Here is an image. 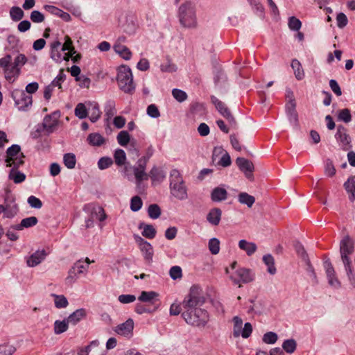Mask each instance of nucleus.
<instances>
[{"label":"nucleus","instance_id":"nucleus-10","mask_svg":"<svg viewBox=\"0 0 355 355\" xmlns=\"http://www.w3.org/2000/svg\"><path fill=\"white\" fill-rule=\"evenodd\" d=\"M146 162L147 161L145 159H140L137 162V166L134 168V175L137 185H139L143 180H146L148 178V174L145 172Z\"/></svg>","mask_w":355,"mask_h":355},{"label":"nucleus","instance_id":"nucleus-47","mask_svg":"<svg viewBox=\"0 0 355 355\" xmlns=\"http://www.w3.org/2000/svg\"><path fill=\"white\" fill-rule=\"evenodd\" d=\"M148 216L153 218L156 219L159 217L161 214V209L156 204L150 205L148 209Z\"/></svg>","mask_w":355,"mask_h":355},{"label":"nucleus","instance_id":"nucleus-35","mask_svg":"<svg viewBox=\"0 0 355 355\" xmlns=\"http://www.w3.org/2000/svg\"><path fill=\"white\" fill-rule=\"evenodd\" d=\"M17 169L18 168L12 167L9 173V178L12 180L16 184L22 182L26 178V175L17 171Z\"/></svg>","mask_w":355,"mask_h":355},{"label":"nucleus","instance_id":"nucleus-49","mask_svg":"<svg viewBox=\"0 0 355 355\" xmlns=\"http://www.w3.org/2000/svg\"><path fill=\"white\" fill-rule=\"evenodd\" d=\"M143 202L141 198L138 196H135L132 198L130 202V208L134 211H139L142 207Z\"/></svg>","mask_w":355,"mask_h":355},{"label":"nucleus","instance_id":"nucleus-58","mask_svg":"<svg viewBox=\"0 0 355 355\" xmlns=\"http://www.w3.org/2000/svg\"><path fill=\"white\" fill-rule=\"evenodd\" d=\"M327 275L329 278V282L331 285H334L335 282H337L334 279L335 271L331 263H328L326 268Z\"/></svg>","mask_w":355,"mask_h":355},{"label":"nucleus","instance_id":"nucleus-26","mask_svg":"<svg viewBox=\"0 0 355 355\" xmlns=\"http://www.w3.org/2000/svg\"><path fill=\"white\" fill-rule=\"evenodd\" d=\"M87 140L89 144L93 146H101L106 142V139L98 133L89 134Z\"/></svg>","mask_w":355,"mask_h":355},{"label":"nucleus","instance_id":"nucleus-45","mask_svg":"<svg viewBox=\"0 0 355 355\" xmlns=\"http://www.w3.org/2000/svg\"><path fill=\"white\" fill-rule=\"evenodd\" d=\"M10 17L13 21L21 20L24 17V11L19 7H12L10 10Z\"/></svg>","mask_w":355,"mask_h":355},{"label":"nucleus","instance_id":"nucleus-16","mask_svg":"<svg viewBox=\"0 0 355 355\" xmlns=\"http://www.w3.org/2000/svg\"><path fill=\"white\" fill-rule=\"evenodd\" d=\"M125 40V37H123L119 38L114 45V49L121 58L125 60H130L132 56V53L130 49L122 44Z\"/></svg>","mask_w":355,"mask_h":355},{"label":"nucleus","instance_id":"nucleus-28","mask_svg":"<svg viewBox=\"0 0 355 355\" xmlns=\"http://www.w3.org/2000/svg\"><path fill=\"white\" fill-rule=\"evenodd\" d=\"M86 314L87 313L85 309H78L68 317L67 322L73 324H76L84 318L86 316Z\"/></svg>","mask_w":355,"mask_h":355},{"label":"nucleus","instance_id":"nucleus-15","mask_svg":"<svg viewBox=\"0 0 355 355\" xmlns=\"http://www.w3.org/2000/svg\"><path fill=\"white\" fill-rule=\"evenodd\" d=\"M236 162L240 170L245 173V177L249 180H252V172L254 169L253 164L243 157L237 158Z\"/></svg>","mask_w":355,"mask_h":355},{"label":"nucleus","instance_id":"nucleus-7","mask_svg":"<svg viewBox=\"0 0 355 355\" xmlns=\"http://www.w3.org/2000/svg\"><path fill=\"white\" fill-rule=\"evenodd\" d=\"M12 97L19 110H24L32 104V96L24 90L15 89L12 92Z\"/></svg>","mask_w":355,"mask_h":355},{"label":"nucleus","instance_id":"nucleus-21","mask_svg":"<svg viewBox=\"0 0 355 355\" xmlns=\"http://www.w3.org/2000/svg\"><path fill=\"white\" fill-rule=\"evenodd\" d=\"M37 218L35 216H31L24 218L19 224L12 227L15 230H22L24 228H28L35 226L37 223Z\"/></svg>","mask_w":355,"mask_h":355},{"label":"nucleus","instance_id":"nucleus-63","mask_svg":"<svg viewBox=\"0 0 355 355\" xmlns=\"http://www.w3.org/2000/svg\"><path fill=\"white\" fill-rule=\"evenodd\" d=\"M252 326L250 322H246L241 331V335L243 338H248L252 334Z\"/></svg>","mask_w":355,"mask_h":355},{"label":"nucleus","instance_id":"nucleus-34","mask_svg":"<svg viewBox=\"0 0 355 355\" xmlns=\"http://www.w3.org/2000/svg\"><path fill=\"white\" fill-rule=\"evenodd\" d=\"M76 267L73 266L69 270L68 275L65 278V284L68 286H71L79 277L80 273L78 272Z\"/></svg>","mask_w":355,"mask_h":355},{"label":"nucleus","instance_id":"nucleus-44","mask_svg":"<svg viewBox=\"0 0 355 355\" xmlns=\"http://www.w3.org/2000/svg\"><path fill=\"white\" fill-rule=\"evenodd\" d=\"M64 165L70 169H72L75 167L76 159V156L73 153H67L64 155Z\"/></svg>","mask_w":355,"mask_h":355},{"label":"nucleus","instance_id":"nucleus-38","mask_svg":"<svg viewBox=\"0 0 355 355\" xmlns=\"http://www.w3.org/2000/svg\"><path fill=\"white\" fill-rule=\"evenodd\" d=\"M233 336L235 338L239 337L241 335V331L242 329L243 326V320L238 316H235L233 318Z\"/></svg>","mask_w":355,"mask_h":355},{"label":"nucleus","instance_id":"nucleus-41","mask_svg":"<svg viewBox=\"0 0 355 355\" xmlns=\"http://www.w3.org/2000/svg\"><path fill=\"white\" fill-rule=\"evenodd\" d=\"M135 311L139 314L144 313H152L156 311V306H150L148 304H137L135 306Z\"/></svg>","mask_w":355,"mask_h":355},{"label":"nucleus","instance_id":"nucleus-36","mask_svg":"<svg viewBox=\"0 0 355 355\" xmlns=\"http://www.w3.org/2000/svg\"><path fill=\"white\" fill-rule=\"evenodd\" d=\"M291 67L294 70L296 78L297 80H302L304 76V73L300 62L297 60H293L291 63Z\"/></svg>","mask_w":355,"mask_h":355},{"label":"nucleus","instance_id":"nucleus-30","mask_svg":"<svg viewBox=\"0 0 355 355\" xmlns=\"http://www.w3.org/2000/svg\"><path fill=\"white\" fill-rule=\"evenodd\" d=\"M182 175L177 169L171 170L170 173V187L184 183Z\"/></svg>","mask_w":355,"mask_h":355},{"label":"nucleus","instance_id":"nucleus-22","mask_svg":"<svg viewBox=\"0 0 355 355\" xmlns=\"http://www.w3.org/2000/svg\"><path fill=\"white\" fill-rule=\"evenodd\" d=\"M61 50L63 51H68V53H67L64 56V59L66 60H68L69 57H72V55L76 53L73 45V42L69 35H66L64 37V43L63 44Z\"/></svg>","mask_w":355,"mask_h":355},{"label":"nucleus","instance_id":"nucleus-42","mask_svg":"<svg viewBox=\"0 0 355 355\" xmlns=\"http://www.w3.org/2000/svg\"><path fill=\"white\" fill-rule=\"evenodd\" d=\"M69 322L65 320L60 321L56 320L54 323V332L56 334H62L66 331L68 329V324Z\"/></svg>","mask_w":355,"mask_h":355},{"label":"nucleus","instance_id":"nucleus-18","mask_svg":"<svg viewBox=\"0 0 355 355\" xmlns=\"http://www.w3.org/2000/svg\"><path fill=\"white\" fill-rule=\"evenodd\" d=\"M134 328V322L132 319H128L124 323L116 327L115 331L123 336H130L132 334Z\"/></svg>","mask_w":355,"mask_h":355},{"label":"nucleus","instance_id":"nucleus-31","mask_svg":"<svg viewBox=\"0 0 355 355\" xmlns=\"http://www.w3.org/2000/svg\"><path fill=\"white\" fill-rule=\"evenodd\" d=\"M346 191L350 193L349 199L353 201L355 199V175L349 178L344 184Z\"/></svg>","mask_w":355,"mask_h":355},{"label":"nucleus","instance_id":"nucleus-17","mask_svg":"<svg viewBox=\"0 0 355 355\" xmlns=\"http://www.w3.org/2000/svg\"><path fill=\"white\" fill-rule=\"evenodd\" d=\"M171 193L178 200H182L187 198V189L185 182L170 187Z\"/></svg>","mask_w":355,"mask_h":355},{"label":"nucleus","instance_id":"nucleus-11","mask_svg":"<svg viewBox=\"0 0 355 355\" xmlns=\"http://www.w3.org/2000/svg\"><path fill=\"white\" fill-rule=\"evenodd\" d=\"M159 295L154 291H142L138 300L143 302L148 303L150 306H156V310L160 305V301L158 298Z\"/></svg>","mask_w":355,"mask_h":355},{"label":"nucleus","instance_id":"nucleus-60","mask_svg":"<svg viewBox=\"0 0 355 355\" xmlns=\"http://www.w3.org/2000/svg\"><path fill=\"white\" fill-rule=\"evenodd\" d=\"M302 23L297 18L291 17L288 20L289 28L294 31H298L301 28Z\"/></svg>","mask_w":355,"mask_h":355},{"label":"nucleus","instance_id":"nucleus-29","mask_svg":"<svg viewBox=\"0 0 355 355\" xmlns=\"http://www.w3.org/2000/svg\"><path fill=\"white\" fill-rule=\"evenodd\" d=\"M227 191L221 187L215 188L211 193V200L215 202L222 201L227 198Z\"/></svg>","mask_w":355,"mask_h":355},{"label":"nucleus","instance_id":"nucleus-54","mask_svg":"<svg viewBox=\"0 0 355 355\" xmlns=\"http://www.w3.org/2000/svg\"><path fill=\"white\" fill-rule=\"evenodd\" d=\"M173 96L179 102H182L187 98V94L182 90L174 89L172 91Z\"/></svg>","mask_w":355,"mask_h":355},{"label":"nucleus","instance_id":"nucleus-52","mask_svg":"<svg viewBox=\"0 0 355 355\" xmlns=\"http://www.w3.org/2000/svg\"><path fill=\"white\" fill-rule=\"evenodd\" d=\"M283 349L288 353H293L296 349V343L294 340H287L283 343Z\"/></svg>","mask_w":355,"mask_h":355},{"label":"nucleus","instance_id":"nucleus-23","mask_svg":"<svg viewBox=\"0 0 355 355\" xmlns=\"http://www.w3.org/2000/svg\"><path fill=\"white\" fill-rule=\"evenodd\" d=\"M222 211L219 208L211 209L207 214V219L213 225H218L220 221Z\"/></svg>","mask_w":355,"mask_h":355},{"label":"nucleus","instance_id":"nucleus-64","mask_svg":"<svg viewBox=\"0 0 355 355\" xmlns=\"http://www.w3.org/2000/svg\"><path fill=\"white\" fill-rule=\"evenodd\" d=\"M50 8L52 10V12H53L55 15H60V17L63 19L64 21H67L70 20L71 16L67 12H63L62 10L54 6H51L50 7Z\"/></svg>","mask_w":355,"mask_h":355},{"label":"nucleus","instance_id":"nucleus-33","mask_svg":"<svg viewBox=\"0 0 355 355\" xmlns=\"http://www.w3.org/2000/svg\"><path fill=\"white\" fill-rule=\"evenodd\" d=\"M238 198L240 203L245 204L248 207H251L255 202L254 197L245 192L240 193Z\"/></svg>","mask_w":355,"mask_h":355},{"label":"nucleus","instance_id":"nucleus-37","mask_svg":"<svg viewBox=\"0 0 355 355\" xmlns=\"http://www.w3.org/2000/svg\"><path fill=\"white\" fill-rule=\"evenodd\" d=\"M263 261L264 263L268 266V271L273 275L276 272V268L275 266V260L272 255L266 254L263 257Z\"/></svg>","mask_w":355,"mask_h":355},{"label":"nucleus","instance_id":"nucleus-2","mask_svg":"<svg viewBox=\"0 0 355 355\" xmlns=\"http://www.w3.org/2000/svg\"><path fill=\"white\" fill-rule=\"evenodd\" d=\"M27 58L24 54H19L12 62L10 55L0 59V67L3 69L4 76L9 83H14L21 73V67L26 63Z\"/></svg>","mask_w":355,"mask_h":355},{"label":"nucleus","instance_id":"nucleus-8","mask_svg":"<svg viewBox=\"0 0 355 355\" xmlns=\"http://www.w3.org/2000/svg\"><path fill=\"white\" fill-rule=\"evenodd\" d=\"M231 279L241 287V284H247L254 279V275L252 271L245 268H241L236 270L235 273L231 276Z\"/></svg>","mask_w":355,"mask_h":355},{"label":"nucleus","instance_id":"nucleus-59","mask_svg":"<svg viewBox=\"0 0 355 355\" xmlns=\"http://www.w3.org/2000/svg\"><path fill=\"white\" fill-rule=\"evenodd\" d=\"M169 274L173 279H180L182 276V269L180 266H173L170 269Z\"/></svg>","mask_w":355,"mask_h":355},{"label":"nucleus","instance_id":"nucleus-40","mask_svg":"<svg viewBox=\"0 0 355 355\" xmlns=\"http://www.w3.org/2000/svg\"><path fill=\"white\" fill-rule=\"evenodd\" d=\"M114 158L116 164L118 166L124 165L126 160V155L124 150L122 149H117L114 154Z\"/></svg>","mask_w":355,"mask_h":355},{"label":"nucleus","instance_id":"nucleus-27","mask_svg":"<svg viewBox=\"0 0 355 355\" xmlns=\"http://www.w3.org/2000/svg\"><path fill=\"white\" fill-rule=\"evenodd\" d=\"M239 247L241 250L245 251L248 256L253 254L257 248L255 243L248 242L246 240H241L239 243Z\"/></svg>","mask_w":355,"mask_h":355},{"label":"nucleus","instance_id":"nucleus-53","mask_svg":"<svg viewBox=\"0 0 355 355\" xmlns=\"http://www.w3.org/2000/svg\"><path fill=\"white\" fill-rule=\"evenodd\" d=\"M113 164V161L110 157H104L99 159L98 166L100 169L103 170L110 167Z\"/></svg>","mask_w":355,"mask_h":355},{"label":"nucleus","instance_id":"nucleus-43","mask_svg":"<svg viewBox=\"0 0 355 355\" xmlns=\"http://www.w3.org/2000/svg\"><path fill=\"white\" fill-rule=\"evenodd\" d=\"M157 231L152 225H144L142 235L149 239L155 238Z\"/></svg>","mask_w":355,"mask_h":355},{"label":"nucleus","instance_id":"nucleus-5","mask_svg":"<svg viewBox=\"0 0 355 355\" xmlns=\"http://www.w3.org/2000/svg\"><path fill=\"white\" fill-rule=\"evenodd\" d=\"M116 80L119 88L125 93L132 94L135 89L131 69L121 65L117 69Z\"/></svg>","mask_w":355,"mask_h":355},{"label":"nucleus","instance_id":"nucleus-24","mask_svg":"<svg viewBox=\"0 0 355 355\" xmlns=\"http://www.w3.org/2000/svg\"><path fill=\"white\" fill-rule=\"evenodd\" d=\"M92 122H96L101 116V112L96 103H88V114Z\"/></svg>","mask_w":355,"mask_h":355},{"label":"nucleus","instance_id":"nucleus-14","mask_svg":"<svg viewBox=\"0 0 355 355\" xmlns=\"http://www.w3.org/2000/svg\"><path fill=\"white\" fill-rule=\"evenodd\" d=\"M206 114L207 110L203 103L194 102L190 105L188 116L193 119L202 117L205 116Z\"/></svg>","mask_w":355,"mask_h":355},{"label":"nucleus","instance_id":"nucleus-1","mask_svg":"<svg viewBox=\"0 0 355 355\" xmlns=\"http://www.w3.org/2000/svg\"><path fill=\"white\" fill-rule=\"evenodd\" d=\"M201 292L198 286H192L182 302V315L187 323L193 326H204L209 320L207 311L198 307L204 302Z\"/></svg>","mask_w":355,"mask_h":355},{"label":"nucleus","instance_id":"nucleus-56","mask_svg":"<svg viewBox=\"0 0 355 355\" xmlns=\"http://www.w3.org/2000/svg\"><path fill=\"white\" fill-rule=\"evenodd\" d=\"M277 340V335L274 332H268L263 336V341L267 344H273Z\"/></svg>","mask_w":355,"mask_h":355},{"label":"nucleus","instance_id":"nucleus-19","mask_svg":"<svg viewBox=\"0 0 355 355\" xmlns=\"http://www.w3.org/2000/svg\"><path fill=\"white\" fill-rule=\"evenodd\" d=\"M148 178L151 179L153 184H159L164 180L166 174L161 168L154 166L150 171Z\"/></svg>","mask_w":355,"mask_h":355},{"label":"nucleus","instance_id":"nucleus-50","mask_svg":"<svg viewBox=\"0 0 355 355\" xmlns=\"http://www.w3.org/2000/svg\"><path fill=\"white\" fill-rule=\"evenodd\" d=\"M15 352V348L11 345H0V355H12Z\"/></svg>","mask_w":355,"mask_h":355},{"label":"nucleus","instance_id":"nucleus-57","mask_svg":"<svg viewBox=\"0 0 355 355\" xmlns=\"http://www.w3.org/2000/svg\"><path fill=\"white\" fill-rule=\"evenodd\" d=\"M325 174L329 177H333L336 174V168L333 162L329 159L325 162Z\"/></svg>","mask_w":355,"mask_h":355},{"label":"nucleus","instance_id":"nucleus-3","mask_svg":"<svg viewBox=\"0 0 355 355\" xmlns=\"http://www.w3.org/2000/svg\"><path fill=\"white\" fill-rule=\"evenodd\" d=\"M340 252L342 261L349 279L355 281V272L351 265L350 255L354 252V241L349 235L345 236L340 243Z\"/></svg>","mask_w":355,"mask_h":355},{"label":"nucleus","instance_id":"nucleus-6","mask_svg":"<svg viewBox=\"0 0 355 355\" xmlns=\"http://www.w3.org/2000/svg\"><path fill=\"white\" fill-rule=\"evenodd\" d=\"M24 155L18 145H12L6 151V163L7 167L19 168L24 164Z\"/></svg>","mask_w":355,"mask_h":355},{"label":"nucleus","instance_id":"nucleus-62","mask_svg":"<svg viewBox=\"0 0 355 355\" xmlns=\"http://www.w3.org/2000/svg\"><path fill=\"white\" fill-rule=\"evenodd\" d=\"M147 114L153 118H157L160 116V112L155 104H151L147 107Z\"/></svg>","mask_w":355,"mask_h":355},{"label":"nucleus","instance_id":"nucleus-32","mask_svg":"<svg viewBox=\"0 0 355 355\" xmlns=\"http://www.w3.org/2000/svg\"><path fill=\"white\" fill-rule=\"evenodd\" d=\"M75 115L79 119H85L88 116V103L84 104L78 103L74 110Z\"/></svg>","mask_w":355,"mask_h":355},{"label":"nucleus","instance_id":"nucleus-46","mask_svg":"<svg viewBox=\"0 0 355 355\" xmlns=\"http://www.w3.org/2000/svg\"><path fill=\"white\" fill-rule=\"evenodd\" d=\"M130 139V135L126 131H121L117 135V141L122 146H126Z\"/></svg>","mask_w":355,"mask_h":355},{"label":"nucleus","instance_id":"nucleus-20","mask_svg":"<svg viewBox=\"0 0 355 355\" xmlns=\"http://www.w3.org/2000/svg\"><path fill=\"white\" fill-rule=\"evenodd\" d=\"M139 248L143 252L144 259L150 262L153 256V246L147 241L140 238L139 240Z\"/></svg>","mask_w":355,"mask_h":355},{"label":"nucleus","instance_id":"nucleus-48","mask_svg":"<svg viewBox=\"0 0 355 355\" xmlns=\"http://www.w3.org/2000/svg\"><path fill=\"white\" fill-rule=\"evenodd\" d=\"M209 249L211 254H217L220 250V241L217 239H211L209 241Z\"/></svg>","mask_w":355,"mask_h":355},{"label":"nucleus","instance_id":"nucleus-9","mask_svg":"<svg viewBox=\"0 0 355 355\" xmlns=\"http://www.w3.org/2000/svg\"><path fill=\"white\" fill-rule=\"evenodd\" d=\"M335 137L343 150H347L351 148V139L345 128L341 125L338 126Z\"/></svg>","mask_w":355,"mask_h":355},{"label":"nucleus","instance_id":"nucleus-51","mask_svg":"<svg viewBox=\"0 0 355 355\" xmlns=\"http://www.w3.org/2000/svg\"><path fill=\"white\" fill-rule=\"evenodd\" d=\"M338 116L340 120L345 123L349 122L352 119L350 111L347 108L339 110Z\"/></svg>","mask_w":355,"mask_h":355},{"label":"nucleus","instance_id":"nucleus-55","mask_svg":"<svg viewBox=\"0 0 355 355\" xmlns=\"http://www.w3.org/2000/svg\"><path fill=\"white\" fill-rule=\"evenodd\" d=\"M31 20L34 23H41L44 21V15L37 10H34L31 13Z\"/></svg>","mask_w":355,"mask_h":355},{"label":"nucleus","instance_id":"nucleus-12","mask_svg":"<svg viewBox=\"0 0 355 355\" xmlns=\"http://www.w3.org/2000/svg\"><path fill=\"white\" fill-rule=\"evenodd\" d=\"M211 103L215 105L216 110L223 117H225L230 123L234 121V117L232 115L231 112L223 102L215 96H211Z\"/></svg>","mask_w":355,"mask_h":355},{"label":"nucleus","instance_id":"nucleus-25","mask_svg":"<svg viewBox=\"0 0 355 355\" xmlns=\"http://www.w3.org/2000/svg\"><path fill=\"white\" fill-rule=\"evenodd\" d=\"M221 154V157L218 164L224 167L228 166L231 164V159L229 154L223 150L222 148H215L214 151V156L216 157V154Z\"/></svg>","mask_w":355,"mask_h":355},{"label":"nucleus","instance_id":"nucleus-61","mask_svg":"<svg viewBox=\"0 0 355 355\" xmlns=\"http://www.w3.org/2000/svg\"><path fill=\"white\" fill-rule=\"evenodd\" d=\"M161 70L163 72L172 73L176 71V66L171 61H167L166 63H163L160 66Z\"/></svg>","mask_w":355,"mask_h":355},{"label":"nucleus","instance_id":"nucleus-13","mask_svg":"<svg viewBox=\"0 0 355 355\" xmlns=\"http://www.w3.org/2000/svg\"><path fill=\"white\" fill-rule=\"evenodd\" d=\"M49 254V251L45 249L37 250L26 258V263L30 267H34L40 264Z\"/></svg>","mask_w":355,"mask_h":355},{"label":"nucleus","instance_id":"nucleus-4","mask_svg":"<svg viewBox=\"0 0 355 355\" xmlns=\"http://www.w3.org/2000/svg\"><path fill=\"white\" fill-rule=\"evenodd\" d=\"M178 17L180 24L187 28L197 27V17L195 5L191 1L182 4L178 10Z\"/></svg>","mask_w":355,"mask_h":355},{"label":"nucleus","instance_id":"nucleus-39","mask_svg":"<svg viewBox=\"0 0 355 355\" xmlns=\"http://www.w3.org/2000/svg\"><path fill=\"white\" fill-rule=\"evenodd\" d=\"M51 295L54 298V303L56 308L62 309L68 306V301L64 295L55 294H52Z\"/></svg>","mask_w":355,"mask_h":355}]
</instances>
